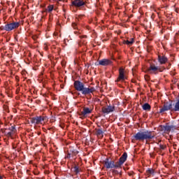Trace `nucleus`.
Segmentation results:
<instances>
[{
	"instance_id": "4468645a",
	"label": "nucleus",
	"mask_w": 179,
	"mask_h": 179,
	"mask_svg": "<svg viewBox=\"0 0 179 179\" xmlns=\"http://www.w3.org/2000/svg\"><path fill=\"white\" fill-rule=\"evenodd\" d=\"M72 5L79 8V7L83 6V5H85V1H83V0H74L72 1Z\"/></svg>"
},
{
	"instance_id": "20e7f679",
	"label": "nucleus",
	"mask_w": 179,
	"mask_h": 179,
	"mask_svg": "<svg viewBox=\"0 0 179 179\" xmlns=\"http://www.w3.org/2000/svg\"><path fill=\"white\" fill-rule=\"evenodd\" d=\"M20 26V23L17 22H10L4 26V30L6 31H12V30H16Z\"/></svg>"
},
{
	"instance_id": "a878e982",
	"label": "nucleus",
	"mask_w": 179,
	"mask_h": 179,
	"mask_svg": "<svg viewBox=\"0 0 179 179\" xmlns=\"http://www.w3.org/2000/svg\"><path fill=\"white\" fill-rule=\"evenodd\" d=\"M74 155H78V151L74 152Z\"/></svg>"
},
{
	"instance_id": "1a4fd4ad",
	"label": "nucleus",
	"mask_w": 179,
	"mask_h": 179,
	"mask_svg": "<svg viewBox=\"0 0 179 179\" xmlns=\"http://www.w3.org/2000/svg\"><path fill=\"white\" fill-rule=\"evenodd\" d=\"M174 129H176L174 126L165 125L160 127V131H162L164 134H169L170 131H174Z\"/></svg>"
},
{
	"instance_id": "9d476101",
	"label": "nucleus",
	"mask_w": 179,
	"mask_h": 179,
	"mask_svg": "<svg viewBox=\"0 0 179 179\" xmlns=\"http://www.w3.org/2000/svg\"><path fill=\"white\" fill-rule=\"evenodd\" d=\"M169 110H173V104L166 102L164 104L163 107L160 109L159 113H164V111H169Z\"/></svg>"
},
{
	"instance_id": "9b49d317",
	"label": "nucleus",
	"mask_w": 179,
	"mask_h": 179,
	"mask_svg": "<svg viewBox=\"0 0 179 179\" xmlns=\"http://www.w3.org/2000/svg\"><path fill=\"white\" fill-rule=\"evenodd\" d=\"M101 110H102V113H103V114H109V113H113V111H114V110H115V107L109 106H106V107H102Z\"/></svg>"
},
{
	"instance_id": "6ab92c4d",
	"label": "nucleus",
	"mask_w": 179,
	"mask_h": 179,
	"mask_svg": "<svg viewBox=\"0 0 179 179\" xmlns=\"http://www.w3.org/2000/svg\"><path fill=\"white\" fill-rule=\"evenodd\" d=\"M96 135L98 136V138H103V131L101 129H96Z\"/></svg>"
},
{
	"instance_id": "39448f33",
	"label": "nucleus",
	"mask_w": 179,
	"mask_h": 179,
	"mask_svg": "<svg viewBox=\"0 0 179 179\" xmlns=\"http://www.w3.org/2000/svg\"><path fill=\"white\" fill-rule=\"evenodd\" d=\"M92 113H93V107L85 106L83 108V111H81L79 113V115H80V117H83L84 118H86V117H87V115H89V114H92Z\"/></svg>"
},
{
	"instance_id": "f03ea898",
	"label": "nucleus",
	"mask_w": 179,
	"mask_h": 179,
	"mask_svg": "<svg viewBox=\"0 0 179 179\" xmlns=\"http://www.w3.org/2000/svg\"><path fill=\"white\" fill-rule=\"evenodd\" d=\"M156 136V134H155V132L153 131H140L138 132L135 136L134 138L136 141H141L143 142V141H150V139H153V138Z\"/></svg>"
},
{
	"instance_id": "f257e3e1",
	"label": "nucleus",
	"mask_w": 179,
	"mask_h": 179,
	"mask_svg": "<svg viewBox=\"0 0 179 179\" xmlns=\"http://www.w3.org/2000/svg\"><path fill=\"white\" fill-rule=\"evenodd\" d=\"M74 87L78 92H82V94L85 96L96 92V88L90 86L89 87H85V84L78 80L74 82Z\"/></svg>"
},
{
	"instance_id": "c85d7f7f",
	"label": "nucleus",
	"mask_w": 179,
	"mask_h": 179,
	"mask_svg": "<svg viewBox=\"0 0 179 179\" xmlns=\"http://www.w3.org/2000/svg\"><path fill=\"white\" fill-rule=\"evenodd\" d=\"M82 37H85V36H82Z\"/></svg>"
},
{
	"instance_id": "393cba45",
	"label": "nucleus",
	"mask_w": 179,
	"mask_h": 179,
	"mask_svg": "<svg viewBox=\"0 0 179 179\" xmlns=\"http://www.w3.org/2000/svg\"><path fill=\"white\" fill-rule=\"evenodd\" d=\"M76 173H79V169L78 168H75Z\"/></svg>"
},
{
	"instance_id": "412c9836",
	"label": "nucleus",
	"mask_w": 179,
	"mask_h": 179,
	"mask_svg": "<svg viewBox=\"0 0 179 179\" xmlns=\"http://www.w3.org/2000/svg\"><path fill=\"white\" fill-rule=\"evenodd\" d=\"M53 9H54V6L50 5L48 6L47 10L48 12H52Z\"/></svg>"
},
{
	"instance_id": "a211bd4d",
	"label": "nucleus",
	"mask_w": 179,
	"mask_h": 179,
	"mask_svg": "<svg viewBox=\"0 0 179 179\" xmlns=\"http://www.w3.org/2000/svg\"><path fill=\"white\" fill-rule=\"evenodd\" d=\"M143 110H144L145 111H150V105L148 103H145L144 105H143Z\"/></svg>"
},
{
	"instance_id": "5701e85b",
	"label": "nucleus",
	"mask_w": 179,
	"mask_h": 179,
	"mask_svg": "<svg viewBox=\"0 0 179 179\" xmlns=\"http://www.w3.org/2000/svg\"><path fill=\"white\" fill-rule=\"evenodd\" d=\"M145 80H149L150 79V77H149V76H148V75H145Z\"/></svg>"
},
{
	"instance_id": "7ed1b4c3",
	"label": "nucleus",
	"mask_w": 179,
	"mask_h": 179,
	"mask_svg": "<svg viewBox=\"0 0 179 179\" xmlns=\"http://www.w3.org/2000/svg\"><path fill=\"white\" fill-rule=\"evenodd\" d=\"M48 121L47 116H36L31 118V122L34 125H44Z\"/></svg>"
},
{
	"instance_id": "0eeeda50",
	"label": "nucleus",
	"mask_w": 179,
	"mask_h": 179,
	"mask_svg": "<svg viewBox=\"0 0 179 179\" xmlns=\"http://www.w3.org/2000/svg\"><path fill=\"white\" fill-rule=\"evenodd\" d=\"M127 79V77L125 76V69L124 68L120 67L119 69V76L117 77L115 82H124Z\"/></svg>"
},
{
	"instance_id": "cd10ccee",
	"label": "nucleus",
	"mask_w": 179,
	"mask_h": 179,
	"mask_svg": "<svg viewBox=\"0 0 179 179\" xmlns=\"http://www.w3.org/2000/svg\"><path fill=\"white\" fill-rule=\"evenodd\" d=\"M3 177H2V176L0 175V179H3Z\"/></svg>"
},
{
	"instance_id": "f3484780",
	"label": "nucleus",
	"mask_w": 179,
	"mask_h": 179,
	"mask_svg": "<svg viewBox=\"0 0 179 179\" xmlns=\"http://www.w3.org/2000/svg\"><path fill=\"white\" fill-rule=\"evenodd\" d=\"M153 174H155V169H150L146 171L145 176H147V177H150L151 176H153Z\"/></svg>"
},
{
	"instance_id": "dca6fc26",
	"label": "nucleus",
	"mask_w": 179,
	"mask_h": 179,
	"mask_svg": "<svg viewBox=\"0 0 179 179\" xmlns=\"http://www.w3.org/2000/svg\"><path fill=\"white\" fill-rule=\"evenodd\" d=\"M127 157H128V155L127 152H124L122 155V157L120 158L119 162L122 163V164H124L125 162L127 161Z\"/></svg>"
},
{
	"instance_id": "423d86ee",
	"label": "nucleus",
	"mask_w": 179,
	"mask_h": 179,
	"mask_svg": "<svg viewBox=\"0 0 179 179\" xmlns=\"http://www.w3.org/2000/svg\"><path fill=\"white\" fill-rule=\"evenodd\" d=\"M4 133L8 138H13V135L16 134V129L15 126H11L10 128L6 129Z\"/></svg>"
},
{
	"instance_id": "4be33fe9",
	"label": "nucleus",
	"mask_w": 179,
	"mask_h": 179,
	"mask_svg": "<svg viewBox=\"0 0 179 179\" xmlns=\"http://www.w3.org/2000/svg\"><path fill=\"white\" fill-rule=\"evenodd\" d=\"M126 44H127V45H132V44H134V38H131L130 41H127Z\"/></svg>"
},
{
	"instance_id": "aec40b11",
	"label": "nucleus",
	"mask_w": 179,
	"mask_h": 179,
	"mask_svg": "<svg viewBox=\"0 0 179 179\" xmlns=\"http://www.w3.org/2000/svg\"><path fill=\"white\" fill-rule=\"evenodd\" d=\"M121 166H122V164L119 161V162H116L115 164H114L113 169H118V167H121Z\"/></svg>"
},
{
	"instance_id": "ddd939ff",
	"label": "nucleus",
	"mask_w": 179,
	"mask_h": 179,
	"mask_svg": "<svg viewBox=\"0 0 179 179\" xmlns=\"http://www.w3.org/2000/svg\"><path fill=\"white\" fill-rule=\"evenodd\" d=\"M104 166L106 169H114V162L108 161V159H106L104 161Z\"/></svg>"
},
{
	"instance_id": "b1692460",
	"label": "nucleus",
	"mask_w": 179,
	"mask_h": 179,
	"mask_svg": "<svg viewBox=\"0 0 179 179\" xmlns=\"http://www.w3.org/2000/svg\"><path fill=\"white\" fill-rule=\"evenodd\" d=\"M160 149L164 150V149H166V145H160Z\"/></svg>"
},
{
	"instance_id": "2eb2a0df",
	"label": "nucleus",
	"mask_w": 179,
	"mask_h": 179,
	"mask_svg": "<svg viewBox=\"0 0 179 179\" xmlns=\"http://www.w3.org/2000/svg\"><path fill=\"white\" fill-rule=\"evenodd\" d=\"M158 61L161 64V65H163L166 64V62H167L169 59L166 57V56L158 55Z\"/></svg>"
},
{
	"instance_id": "f8f14e48",
	"label": "nucleus",
	"mask_w": 179,
	"mask_h": 179,
	"mask_svg": "<svg viewBox=\"0 0 179 179\" xmlns=\"http://www.w3.org/2000/svg\"><path fill=\"white\" fill-rule=\"evenodd\" d=\"M99 65L102 66H107L108 65H111V60L108 59H103L99 61Z\"/></svg>"
},
{
	"instance_id": "6e6552de",
	"label": "nucleus",
	"mask_w": 179,
	"mask_h": 179,
	"mask_svg": "<svg viewBox=\"0 0 179 179\" xmlns=\"http://www.w3.org/2000/svg\"><path fill=\"white\" fill-rule=\"evenodd\" d=\"M159 71H160V69L158 66H156L154 64H151L150 67L147 69V72L148 73H154L155 75H156Z\"/></svg>"
},
{
	"instance_id": "bb28decb",
	"label": "nucleus",
	"mask_w": 179,
	"mask_h": 179,
	"mask_svg": "<svg viewBox=\"0 0 179 179\" xmlns=\"http://www.w3.org/2000/svg\"><path fill=\"white\" fill-rule=\"evenodd\" d=\"M73 27L75 28V27L76 26V24H73Z\"/></svg>"
}]
</instances>
